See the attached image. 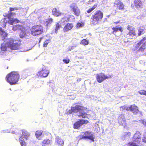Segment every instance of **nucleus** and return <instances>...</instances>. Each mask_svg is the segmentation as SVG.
Segmentation results:
<instances>
[{"label": "nucleus", "instance_id": "1", "mask_svg": "<svg viewBox=\"0 0 146 146\" xmlns=\"http://www.w3.org/2000/svg\"><path fill=\"white\" fill-rule=\"evenodd\" d=\"M16 14L13 13H9L8 14H5L4 15L5 18L1 20L0 25L3 27H5L7 22L11 25L18 23L19 21L18 19L13 17Z\"/></svg>", "mask_w": 146, "mask_h": 146}, {"label": "nucleus", "instance_id": "2", "mask_svg": "<svg viewBox=\"0 0 146 146\" xmlns=\"http://www.w3.org/2000/svg\"><path fill=\"white\" fill-rule=\"evenodd\" d=\"M84 107L81 106L76 105L74 107H72L68 113L70 114L76 113V115L79 118H86L87 114L84 110Z\"/></svg>", "mask_w": 146, "mask_h": 146}, {"label": "nucleus", "instance_id": "3", "mask_svg": "<svg viewBox=\"0 0 146 146\" xmlns=\"http://www.w3.org/2000/svg\"><path fill=\"white\" fill-rule=\"evenodd\" d=\"M19 75L17 72H12L6 76V80L11 85L15 84L18 81Z\"/></svg>", "mask_w": 146, "mask_h": 146}, {"label": "nucleus", "instance_id": "4", "mask_svg": "<svg viewBox=\"0 0 146 146\" xmlns=\"http://www.w3.org/2000/svg\"><path fill=\"white\" fill-rule=\"evenodd\" d=\"M103 14L100 11H96L90 19V21L92 24L96 25L100 21L103 17Z\"/></svg>", "mask_w": 146, "mask_h": 146}, {"label": "nucleus", "instance_id": "5", "mask_svg": "<svg viewBox=\"0 0 146 146\" xmlns=\"http://www.w3.org/2000/svg\"><path fill=\"white\" fill-rule=\"evenodd\" d=\"M31 31V35L35 36L41 34L43 32V29L41 25H37L33 26Z\"/></svg>", "mask_w": 146, "mask_h": 146}, {"label": "nucleus", "instance_id": "6", "mask_svg": "<svg viewBox=\"0 0 146 146\" xmlns=\"http://www.w3.org/2000/svg\"><path fill=\"white\" fill-rule=\"evenodd\" d=\"M69 21V16H64V17L62 18L60 21L56 23L55 25V33H57L58 32V31L61 27L62 26L64 25L68 21Z\"/></svg>", "mask_w": 146, "mask_h": 146}, {"label": "nucleus", "instance_id": "7", "mask_svg": "<svg viewBox=\"0 0 146 146\" xmlns=\"http://www.w3.org/2000/svg\"><path fill=\"white\" fill-rule=\"evenodd\" d=\"M5 43H7L8 46L11 50H17L19 48L20 46L19 44L15 42L11 39H10Z\"/></svg>", "mask_w": 146, "mask_h": 146}, {"label": "nucleus", "instance_id": "8", "mask_svg": "<svg viewBox=\"0 0 146 146\" xmlns=\"http://www.w3.org/2000/svg\"><path fill=\"white\" fill-rule=\"evenodd\" d=\"M22 131V135L19 138V141L21 146H26V143L24 141L23 138H25L26 140H27L30 135L29 133L25 130H23Z\"/></svg>", "mask_w": 146, "mask_h": 146}, {"label": "nucleus", "instance_id": "9", "mask_svg": "<svg viewBox=\"0 0 146 146\" xmlns=\"http://www.w3.org/2000/svg\"><path fill=\"white\" fill-rule=\"evenodd\" d=\"M96 79L98 82L101 83L106 79H108L109 77L111 78L110 75L109 76L104 75V74L102 73H99L96 74Z\"/></svg>", "mask_w": 146, "mask_h": 146}, {"label": "nucleus", "instance_id": "10", "mask_svg": "<svg viewBox=\"0 0 146 146\" xmlns=\"http://www.w3.org/2000/svg\"><path fill=\"white\" fill-rule=\"evenodd\" d=\"M83 133L84 134L82 137V139H89L92 142H94L95 139L94 135L89 131H87Z\"/></svg>", "mask_w": 146, "mask_h": 146}, {"label": "nucleus", "instance_id": "11", "mask_svg": "<svg viewBox=\"0 0 146 146\" xmlns=\"http://www.w3.org/2000/svg\"><path fill=\"white\" fill-rule=\"evenodd\" d=\"M127 29L129 30V32L127 34L126 37L128 38L131 39L133 36L136 35L134 29L133 27H130L128 26Z\"/></svg>", "mask_w": 146, "mask_h": 146}, {"label": "nucleus", "instance_id": "12", "mask_svg": "<svg viewBox=\"0 0 146 146\" xmlns=\"http://www.w3.org/2000/svg\"><path fill=\"white\" fill-rule=\"evenodd\" d=\"M88 122L87 120L80 119L74 124V128L75 129H78L84 123H87Z\"/></svg>", "mask_w": 146, "mask_h": 146}, {"label": "nucleus", "instance_id": "13", "mask_svg": "<svg viewBox=\"0 0 146 146\" xmlns=\"http://www.w3.org/2000/svg\"><path fill=\"white\" fill-rule=\"evenodd\" d=\"M70 7L76 15L78 16L79 15L80 11L76 4L73 3L71 4Z\"/></svg>", "mask_w": 146, "mask_h": 146}, {"label": "nucleus", "instance_id": "14", "mask_svg": "<svg viewBox=\"0 0 146 146\" xmlns=\"http://www.w3.org/2000/svg\"><path fill=\"white\" fill-rule=\"evenodd\" d=\"M49 73L48 70H46L45 68H42L38 73L39 76L44 77H46Z\"/></svg>", "mask_w": 146, "mask_h": 146}, {"label": "nucleus", "instance_id": "15", "mask_svg": "<svg viewBox=\"0 0 146 146\" xmlns=\"http://www.w3.org/2000/svg\"><path fill=\"white\" fill-rule=\"evenodd\" d=\"M141 139V137L140 133L137 131L133 137V140L135 142H139Z\"/></svg>", "mask_w": 146, "mask_h": 146}, {"label": "nucleus", "instance_id": "16", "mask_svg": "<svg viewBox=\"0 0 146 146\" xmlns=\"http://www.w3.org/2000/svg\"><path fill=\"white\" fill-rule=\"evenodd\" d=\"M73 25L72 23H68L64 26L63 29L64 32H66L71 30L73 27Z\"/></svg>", "mask_w": 146, "mask_h": 146}, {"label": "nucleus", "instance_id": "17", "mask_svg": "<svg viewBox=\"0 0 146 146\" xmlns=\"http://www.w3.org/2000/svg\"><path fill=\"white\" fill-rule=\"evenodd\" d=\"M118 121L119 124L123 126L125 125L126 123L124 116L123 115H121L119 117Z\"/></svg>", "mask_w": 146, "mask_h": 146}, {"label": "nucleus", "instance_id": "18", "mask_svg": "<svg viewBox=\"0 0 146 146\" xmlns=\"http://www.w3.org/2000/svg\"><path fill=\"white\" fill-rule=\"evenodd\" d=\"M52 19L51 18L45 19L43 21V22H42L41 23L44 24L46 28H48L50 26L52 22Z\"/></svg>", "mask_w": 146, "mask_h": 146}, {"label": "nucleus", "instance_id": "19", "mask_svg": "<svg viewBox=\"0 0 146 146\" xmlns=\"http://www.w3.org/2000/svg\"><path fill=\"white\" fill-rule=\"evenodd\" d=\"M0 35L2 37V40L6 42L5 40L7 38V34L1 28H0Z\"/></svg>", "mask_w": 146, "mask_h": 146}, {"label": "nucleus", "instance_id": "20", "mask_svg": "<svg viewBox=\"0 0 146 146\" xmlns=\"http://www.w3.org/2000/svg\"><path fill=\"white\" fill-rule=\"evenodd\" d=\"M44 132L41 130H38L36 131L35 133V135L37 139H40L41 138L44 136Z\"/></svg>", "mask_w": 146, "mask_h": 146}, {"label": "nucleus", "instance_id": "21", "mask_svg": "<svg viewBox=\"0 0 146 146\" xmlns=\"http://www.w3.org/2000/svg\"><path fill=\"white\" fill-rule=\"evenodd\" d=\"M134 5L137 8H142L143 6V1L142 0H135Z\"/></svg>", "mask_w": 146, "mask_h": 146}, {"label": "nucleus", "instance_id": "22", "mask_svg": "<svg viewBox=\"0 0 146 146\" xmlns=\"http://www.w3.org/2000/svg\"><path fill=\"white\" fill-rule=\"evenodd\" d=\"M52 13L53 15L56 16H64L63 13L60 12L59 10L56 8H54L52 10Z\"/></svg>", "mask_w": 146, "mask_h": 146}, {"label": "nucleus", "instance_id": "23", "mask_svg": "<svg viewBox=\"0 0 146 146\" xmlns=\"http://www.w3.org/2000/svg\"><path fill=\"white\" fill-rule=\"evenodd\" d=\"M129 110L131 111H132L133 113L135 114H137L139 112L137 106L134 105H131L129 107Z\"/></svg>", "mask_w": 146, "mask_h": 146}, {"label": "nucleus", "instance_id": "24", "mask_svg": "<svg viewBox=\"0 0 146 146\" xmlns=\"http://www.w3.org/2000/svg\"><path fill=\"white\" fill-rule=\"evenodd\" d=\"M56 142L59 146H63L64 144V142L60 138L59 136H57L55 138Z\"/></svg>", "mask_w": 146, "mask_h": 146}, {"label": "nucleus", "instance_id": "25", "mask_svg": "<svg viewBox=\"0 0 146 146\" xmlns=\"http://www.w3.org/2000/svg\"><path fill=\"white\" fill-rule=\"evenodd\" d=\"M114 4L117 5V7L119 9H123L124 7V5L123 4V3L120 0H116L114 3Z\"/></svg>", "mask_w": 146, "mask_h": 146}, {"label": "nucleus", "instance_id": "26", "mask_svg": "<svg viewBox=\"0 0 146 146\" xmlns=\"http://www.w3.org/2000/svg\"><path fill=\"white\" fill-rule=\"evenodd\" d=\"M131 135V133L129 132H125L123 133V136L122 137V139L124 140L129 138Z\"/></svg>", "mask_w": 146, "mask_h": 146}, {"label": "nucleus", "instance_id": "27", "mask_svg": "<svg viewBox=\"0 0 146 146\" xmlns=\"http://www.w3.org/2000/svg\"><path fill=\"white\" fill-rule=\"evenodd\" d=\"M27 33L25 30H23L20 32V36L21 38H23L24 37H25L27 36Z\"/></svg>", "mask_w": 146, "mask_h": 146}, {"label": "nucleus", "instance_id": "28", "mask_svg": "<svg viewBox=\"0 0 146 146\" xmlns=\"http://www.w3.org/2000/svg\"><path fill=\"white\" fill-rule=\"evenodd\" d=\"M7 47L5 44H1V52H0V54H2L3 53L7 50Z\"/></svg>", "mask_w": 146, "mask_h": 146}, {"label": "nucleus", "instance_id": "29", "mask_svg": "<svg viewBox=\"0 0 146 146\" xmlns=\"http://www.w3.org/2000/svg\"><path fill=\"white\" fill-rule=\"evenodd\" d=\"M146 48V43H143V44L140 47L139 49L137 51V52H138L140 51H141L142 52H144L145 51V48Z\"/></svg>", "mask_w": 146, "mask_h": 146}, {"label": "nucleus", "instance_id": "30", "mask_svg": "<svg viewBox=\"0 0 146 146\" xmlns=\"http://www.w3.org/2000/svg\"><path fill=\"white\" fill-rule=\"evenodd\" d=\"M23 28V27L22 25H16L13 27L12 29L14 31H15L17 30H21Z\"/></svg>", "mask_w": 146, "mask_h": 146}, {"label": "nucleus", "instance_id": "31", "mask_svg": "<svg viewBox=\"0 0 146 146\" xmlns=\"http://www.w3.org/2000/svg\"><path fill=\"white\" fill-rule=\"evenodd\" d=\"M138 36H140L142 34H143L145 32V27H140L138 30Z\"/></svg>", "mask_w": 146, "mask_h": 146}, {"label": "nucleus", "instance_id": "32", "mask_svg": "<svg viewBox=\"0 0 146 146\" xmlns=\"http://www.w3.org/2000/svg\"><path fill=\"white\" fill-rule=\"evenodd\" d=\"M97 4H95L94 5L93 7L92 8H90L87 11V12L88 13H90L94 10L97 7Z\"/></svg>", "mask_w": 146, "mask_h": 146}, {"label": "nucleus", "instance_id": "33", "mask_svg": "<svg viewBox=\"0 0 146 146\" xmlns=\"http://www.w3.org/2000/svg\"><path fill=\"white\" fill-rule=\"evenodd\" d=\"M112 29L113 30V34H114V33L117 32L118 31H121L122 30L121 28L120 27H113L112 28Z\"/></svg>", "mask_w": 146, "mask_h": 146}, {"label": "nucleus", "instance_id": "34", "mask_svg": "<svg viewBox=\"0 0 146 146\" xmlns=\"http://www.w3.org/2000/svg\"><path fill=\"white\" fill-rule=\"evenodd\" d=\"M89 43L88 41L86 39H84L80 42V44L84 45H88Z\"/></svg>", "mask_w": 146, "mask_h": 146}, {"label": "nucleus", "instance_id": "35", "mask_svg": "<svg viewBox=\"0 0 146 146\" xmlns=\"http://www.w3.org/2000/svg\"><path fill=\"white\" fill-rule=\"evenodd\" d=\"M21 9V8H17V7H15V8H10V12L9 11L8 13L7 14H8L9 13H12L11 12L12 11H13L15 10H20Z\"/></svg>", "mask_w": 146, "mask_h": 146}, {"label": "nucleus", "instance_id": "36", "mask_svg": "<svg viewBox=\"0 0 146 146\" xmlns=\"http://www.w3.org/2000/svg\"><path fill=\"white\" fill-rule=\"evenodd\" d=\"M141 44H142L140 42L137 43L134 46L135 48H134V50H136Z\"/></svg>", "mask_w": 146, "mask_h": 146}, {"label": "nucleus", "instance_id": "37", "mask_svg": "<svg viewBox=\"0 0 146 146\" xmlns=\"http://www.w3.org/2000/svg\"><path fill=\"white\" fill-rule=\"evenodd\" d=\"M139 93L141 95H143L146 96V91L142 90L139 91Z\"/></svg>", "mask_w": 146, "mask_h": 146}, {"label": "nucleus", "instance_id": "38", "mask_svg": "<svg viewBox=\"0 0 146 146\" xmlns=\"http://www.w3.org/2000/svg\"><path fill=\"white\" fill-rule=\"evenodd\" d=\"M142 141L146 143V134L145 133L143 135Z\"/></svg>", "mask_w": 146, "mask_h": 146}, {"label": "nucleus", "instance_id": "39", "mask_svg": "<svg viewBox=\"0 0 146 146\" xmlns=\"http://www.w3.org/2000/svg\"><path fill=\"white\" fill-rule=\"evenodd\" d=\"M62 61L65 63L67 64L69 62L70 60L68 59H64Z\"/></svg>", "mask_w": 146, "mask_h": 146}, {"label": "nucleus", "instance_id": "40", "mask_svg": "<svg viewBox=\"0 0 146 146\" xmlns=\"http://www.w3.org/2000/svg\"><path fill=\"white\" fill-rule=\"evenodd\" d=\"M49 41L48 40H46L44 42L43 44V46L44 47H46L47 46V44H48Z\"/></svg>", "mask_w": 146, "mask_h": 146}, {"label": "nucleus", "instance_id": "41", "mask_svg": "<svg viewBox=\"0 0 146 146\" xmlns=\"http://www.w3.org/2000/svg\"><path fill=\"white\" fill-rule=\"evenodd\" d=\"M83 25V23H78L77 24V27H82Z\"/></svg>", "mask_w": 146, "mask_h": 146}, {"label": "nucleus", "instance_id": "42", "mask_svg": "<svg viewBox=\"0 0 146 146\" xmlns=\"http://www.w3.org/2000/svg\"><path fill=\"white\" fill-rule=\"evenodd\" d=\"M146 40V37H144L143 39L141 40L139 42L141 44H143V43L145 42V40Z\"/></svg>", "mask_w": 146, "mask_h": 146}, {"label": "nucleus", "instance_id": "43", "mask_svg": "<svg viewBox=\"0 0 146 146\" xmlns=\"http://www.w3.org/2000/svg\"><path fill=\"white\" fill-rule=\"evenodd\" d=\"M10 130L9 129L4 130L1 131V133H10Z\"/></svg>", "mask_w": 146, "mask_h": 146}, {"label": "nucleus", "instance_id": "44", "mask_svg": "<svg viewBox=\"0 0 146 146\" xmlns=\"http://www.w3.org/2000/svg\"><path fill=\"white\" fill-rule=\"evenodd\" d=\"M142 123L146 127V120H143L142 121Z\"/></svg>", "mask_w": 146, "mask_h": 146}, {"label": "nucleus", "instance_id": "45", "mask_svg": "<svg viewBox=\"0 0 146 146\" xmlns=\"http://www.w3.org/2000/svg\"><path fill=\"white\" fill-rule=\"evenodd\" d=\"M124 109H125V106H121L120 108V111H122L123 110H124Z\"/></svg>", "mask_w": 146, "mask_h": 146}, {"label": "nucleus", "instance_id": "46", "mask_svg": "<svg viewBox=\"0 0 146 146\" xmlns=\"http://www.w3.org/2000/svg\"><path fill=\"white\" fill-rule=\"evenodd\" d=\"M129 110V107L126 106H125V109L124 110H127V111H128Z\"/></svg>", "mask_w": 146, "mask_h": 146}, {"label": "nucleus", "instance_id": "47", "mask_svg": "<svg viewBox=\"0 0 146 146\" xmlns=\"http://www.w3.org/2000/svg\"><path fill=\"white\" fill-rule=\"evenodd\" d=\"M52 85V83L51 82H50V83H49V86L50 87H51L52 88H53L54 86V84H53V85Z\"/></svg>", "mask_w": 146, "mask_h": 146}, {"label": "nucleus", "instance_id": "48", "mask_svg": "<svg viewBox=\"0 0 146 146\" xmlns=\"http://www.w3.org/2000/svg\"><path fill=\"white\" fill-rule=\"evenodd\" d=\"M94 1V0H90V1H89L88 3L91 4V3L93 2Z\"/></svg>", "mask_w": 146, "mask_h": 146}, {"label": "nucleus", "instance_id": "49", "mask_svg": "<svg viewBox=\"0 0 146 146\" xmlns=\"http://www.w3.org/2000/svg\"><path fill=\"white\" fill-rule=\"evenodd\" d=\"M68 50L70 51L73 49V48L71 47V46H69L68 48Z\"/></svg>", "mask_w": 146, "mask_h": 146}, {"label": "nucleus", "instance_id": "50", "mask_svg": "<svg viewBox=\"0 0 146 146\" xmlns=\"http://www.w3.org/2000/svg\"><path fill=\"white\" fill-rule=\"evenodd\" d=\"M140 62V64H144L145 63L144 61H143V60H141V61H140V62Z\"/></svg>", "mask_w": 146, "mask_h": 146}, {"label": "nucleus", "instance_id": "51", "mask_svg": "<svg viewBox=\"0 0 146 146\" xmlns=\"http://www.w3.org/2000/svg\"><path fill=\"white\" fill-rule=\"evenodd\" d=\"M77 46V45L76 44L72 46H71V47L73 48V49H74L76 46Z\"/></svg>", "mask_w": 146, "mask_h": 146}, {"label": "nucleus", "instance_id": "52", "mask_svg": "<svg viewBox=\"0 0 146 146\" xmlns=\"http://www.w3.org/2000/svg\"><path fill=\"white\" fill-rule=\"evenodd\" d=\"M81 80V78H79L77 79V81L78 82H80Z\"/></svg>", "mask_w": 146, "mask_h": 146}, {"label": "nucleus", "instance_id": "53", "mask_svg": "<svg viewBox=\"0 0 146 146\" xmlns=\"http://www.w3.org/2000/svg\"><path fill=\"white\" fill-rule=\"evenodd\" d=\"M12 133H13V134H15V132L14 131H12Z\"/></svg>", "mask_w": 146, "mask_h": 146}, {"label": "nucleus", "instance_id": "54", "mask_svg": "<svg viewBox=\"0 0 146 146\" xmlns=\"http://www.w3.org/2000/svg\"><path fill=\"white\" fill-rule=\"evenodd\" d=\"M109 17H110V15H108V16H107V17L108 18H109Z\"/></svg>", "mask_w": 146, "mask_h": 146}]
</instances>
